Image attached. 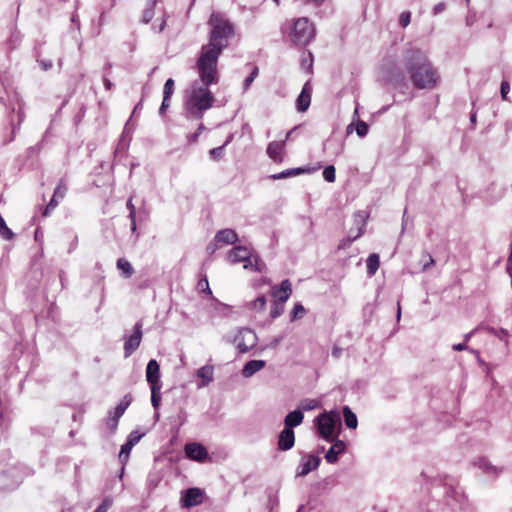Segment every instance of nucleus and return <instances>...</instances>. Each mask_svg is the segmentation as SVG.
Wrapping results in <instances>:
<instances>
[{"mask_svg": "<svg viewBox=\"0 0 512 512\" xmlns=\"http://www.w3.org/2000/svg\"><path fill=\"white\" fill-rule=\"evenodd\" d=\"M209 24L211 25L209 41L201 47L195 68L201 71L203 78L211 82L215 74V68L218 65V59L228 46L229 39L234 35V27L228 20L214 14L211 15Z\"/></svg>", "mask_w": 512, "mask_h": 512, "instance_id": "nucleus-1", "label": "nucleus"}, {"mask_svg": "<svg viewBox=\"0 0 512 512\" xmlns=\"http://www.w3.org/2000/svg\"><path fill=\"white\" fill-rule=\"evenodd\" d=\"M404 66L413 87L417 90H433L441 81L437 68L420 49H410L406 52Z\"/></svg>", "mask_w": 512, "mask_h": 512, "instance_id": "nucleus-2", "label": "nucleus"}, {"mask_svg": "<svg viewBox=\"0 0 512 512\" xmlns=\"http://www.w3.org/2000/svg\"><path fill=\"white\" fill-rule=\"evenodd\" d=\"M197 71L201 84L198 81H194L191 85L190 94L187 96L185 101V109L187 118L201 120L205 111L210 109L214 104L215 97L210 91L209 86L217 84L219 77L217 68H215V74L211 82H209L208 79L203 78V74L200 70Z\"/></svg>", "mask_w": 512, "mask_h": 512, "instance_id": "nucleus-3", "label": "nucleus"}, {"mask_svg": "<svg viewBox=\"0 0 512 512\" xmlns=\"http://www.w3.org/2000/svg\"><path fill=\"white\" fill-rule=\"evenodd\" d=\"M280 32L297 47L310 44L316 34L314 24L307 17L287 19L281 24Z\"/></svg>", "mask_w": 512, "mask_h": 512, "instance_id": "nucleus-4", "label": "nucleus"}, {"mask_svg": "<svg viewBox=\"0 0 512 512\" xmlns=\"http://www.w3.org/2000/svg\"><path fill=\"white\" fill-rule=\"evenodd\" d=\"M318 434L328 442L334 441L338 436L337 429L341 427V418L338 414L332 415L327 412L319 414L314 420Z\"/></svg>", "mask_w": 512, "mask_h": 512, "instance_id": "nucleus-5", "label": "nucleus"}, {"mask_svg": "<svg viewBox=\"0 0 512 512\" xmlns=\"http://www.w3.org/2000/svg\"><path fill=\"white\" fill-rule=\"evenodd\" d=\"M28 472L23 467H11L0 473V491H12L16 489Z\"/></svg>", "mask_w": 512, "mask_h": 512, "instance_id": "nucleus-6", "label": "nucleus"}, {"mask_svg": "<svg viewBox=\"0 0 512 512\" xmlns=\"http://www.w3.org/2000/svg\"><path fill=\"white\" fill-rule=\"evenodd\" d=\"M443 485L446 489V496L462 507L465 504L466 496L463 489L459 486L458 480L451 476H444Z\"/></svg>", "mask_w": 512, "mask_h": 512, "instance_id": "nucleus-7", "label": "nucleus"}, {"mask_svg": "<svg viewBox=\"0 0 512 512\" xmlns=\"http://www.w3.org/2000/svg\"><path fill=\"white\" fill-rule=\"evenodd\" d=\"M234 342L240 353H246L257 344V336L250 328H241L236 335Z\"/></svg>", "mask_w": 512, "mask_h": 512, "instance_id": "nucleus-8", "label": "nucleus"}, {"mask_svg": "<svg viewBox=\"0 0 512 512\" xmlns=\"http://www.w3.org/2000/svg\"><path fill=\"white\" fill-rule=\"evenodd\" d=\"M227 257L233 264L244 262V269H250V265H252L253 254L246 246L235 245L228 252Z\"/></svg>", "mask_w": 512, "mask_h": 512, "instance_id": "nucleus-9", "label": "nucleus"}, {"mask_svg": "<svg viewBox=\"0 0 512 512\" xmlns=\"http://www.w3.org/2000/svg\"><path fill=\"white\" fill-rule=\"evenodd\" d=\"M142 340V323L138 321L133 328V333L124 336V356L128 358L139 347Z\"/></svg>", "mask_w": 512, "mask_h": 512, "instance_id": "nucleus-10", "label": "nucleus"}, {"mask_svg": "<svg viewBox=\"0 0 512 512\" xmlns=\"http://www.w3.org/2000/svg\"><path fill=\"white\" fill-rule=\"evenodd\" d=\"M321 463L318 455L305 453L301 456L300 463L296 469V477H304L316 470Z\"/></svg>", "mask_w": 512, "mask_h": 512, "instance_id": "nucleus-11", "label": "nucleus"}, {"mask_svg": "<svg viewBox=\"0 0 512 512\" xmlns=\"http://www.w3.org/2000/svg\"><path fill=\"white\" fill-rule=\"evenodd\" d=\"M368 218V214L364 211H357L354 214V223L358 227V231L355 235H353L351 232L348 234V236L342 240L341 244L339 245V248H343L347 245H350L352 242H354L357 238H359L365 231L366 221Z\"/></svg>", "mask_w": 512, "mask_h": 512, "instance_id": "nucleus-12", "label": "nucleus"}, {"mask_svg": "<svg viewBox=\"0 0 512 512\" xmlns=\"http://www.w3.org/2000/svg\"><path fill=\"white\" fill-rule=\"evenodd\" d=\"M186 456L193 461L203 463L209 458L208 450L200 443H187L184 447Z\"/></svg>", "mask_w": 512, "mask_h": 512, "instance_id": "nucleus-13", "label": "nucleus"}, {"mask_svg": "<svg viewBox=\"0 0 512 512\" xmlns=\"http://www.w3.org/2000/svg\"><path fill=\"white\" fill-rule=\"evenodd\" d=\"M203 491L200 488L192 487L186 489L181 496L180 503L184 508H190L202 503Z\"/></svg>", "mask_w": 512, "mask_h": 512, "instance_id": "nucleus-14", "label": "nucleus"}, {"mask_svg": "<svg viewBox=\"0 0 512 512\" xmlns=\"http://www.w3.org/2000/svg\"><path fill=\"white\" fill-rule=\"evenodd\" d=\"M292 293V286L288 279L283 280L280 285H274L271 288V296L275 302L285 304Z\"/></svg>", "mask_w": 512, "mask_h": 512, "instance_id": "nucleus-15", "label": "nucleus"}, {"mask_svg": "<svg viewBox=\"0 0 512 512\" xmlns=\"http://www.w3.org/2000/svg\"><path fill=\"white\" fill-rule=\"evenodd\" d=\"M67 190L68 188L65 180L61 179L54 190L51 200L45 207V210L43 212L44 216H47L52 210H54L58 206L60 200H62L65 197Z\"/></svg>", "mask_w": 512, "mask_h": 512, "instance_id": "nucleus-16", "label": "nucleus"}, {"mask_svg": "<svg viewBox=\"0 0 512 512\" xmlns=\"http://www.w3.org/2000/svg\"><path fill=\"white\" fill-rule=\"evenodd\" d=\"M312 87L309 81H307L296 99V110L298 112H305L311 103Z\"/></svg>", "mask_w": 512, "mask_h": 512, "instance_id": "nucleus-17", "label": "nucleus"}, {"mask_svg": "<svg viewBox=\"0 0 512 512\" xmlns=\"http://www.w3.org/2000/svg\"><path fill=\"white\" fill-rule=\"evenodd\" d=\"M146 380L150 387L162 386L160 381V366L155 359H151L146 366Z\"/></svg>", "mask_w": 512, "mask_h": 512, "instance_id": "nucleus-18", "label": "nucleus"}, {"mask_svg": "<svg viewBox=\"0 0 512 512\" xmlns=\"http://www.w3.org/2000/svg\"><path fill=\"white\" fill-rule=\"evenodd\" d=\"M214 366L210 364H206L199 368L196 372V376L200 379V382L197 383V388L201 389L207 387L214 379Z\"/></svg>", "mask_w": 512, "mask_h": 512, "instance_id": "nucleus-19", "label": "nucleus"}, {"mask_svg": "<svg viewBox=\"0 0 512 512\" xmlns=\"http://www.w3.org/2000/svg\"><path fill=\"white\" fill-rule=\"evenodd\" d=\"M295 444V434L290 428H283L278 436V449L281 451L290 450Z\"/></svg>", "mask_w": 512, "mask_h": 512, "instance_id": "nucleus-20", "label": "nucleus"}, {"mask_svg": "<svg viewBox=\"0 0 512 512\" xmlns=\"http://www.w3.org/2000/svg\"><path fill=\"white\" fill-rule=\"evenodd\" d=\"M292 132H293V130L288 131L284 140L272 141V142H270L268 144L266 152H267V155L272 160H277L278 158H281L282 152H283L284 147H285V142H286L287 139H289V137L292 134Z\"/></svg>", "mask_w": 512, "mask_h": 512, "instance_id": "nucleus-21", "label": "nucleus"}, {"mask_svg": "<svg viewBox=\"0 0 512 512\" xmlns=\"http://www.w3.org/2000/svg\"><path fill=\"white\" fill-rule=\"evenodd\" d=\"M214 237L216 243H219L221 246L232 244L234 245L238 241L237 233L235 230L230 228L219 230Z\"/></svg>", "mask_w": 512, "mask_h": 512, "instance_id": "nucleus-22", "label": "nucleus"}, {"mask_svg": "<svg viewBox=\"0 0 512 512\" xmlns=\"http://www.w3.org/2000/svg\"><path fill=\"white\" fill-rule=\"evenodd\" d=\"M332 442V446L325 454V459L330 464L336 463L338 461L339 454L343 453L346 449V445L343 441L334 439Z\"/></svg>", "mask_w": 512, "mask_h": 512, "instance_id": "nucleus-23", "label": "nucleus"}, {"mask_svg": "<svg viewBox=\"0 0 512 512\" xmlns=\"http://www.w3.org/2000/svg\"><path fill=\"white\" fill-rule=\"evenodd\" d=\"M304 419V414L298 408L294 411L289 412L284 419V428H290L293 430L294 427L299 426Z\"/></svg>", "mask_w": 512, "mask_h": 512, "instance_id": "nucleus-24", "label": "nucleus"}, {"mask_svg": "<svg viewBox=\"0 0 512 512\" xmlns=\"http://www.w3.org/2000/svg\"><path fill=\"white\" fill-rule=\"evenodd\" d=\"M265 366L266 362L264 360H250L244 365L242 375L245 378H250Z\"/></svg>", "mask_w": 512, "mask_h": 512, "instance_id": "nucleus-25", "label": "nucleus"}, {"mask_svg": "<svg viewBox=\"0 0 512 512\" xmlns=\"http://www.w3.org/2000/svg\"><path fill=\"white\" fill-rule=\"evenodd\" d=\"M310 171H311L310 169L303 168V167L290 168V169H286L280 173L270 175L269 178L273 179V180L286 179V178L298 176L302 173L310 172Z\"/></svg>", "mask_w": 512, "mask_h": 512, "instance_id": "nucleus-26", "label": "nucleus"}, {"mask_svg": "<svg viewBox=\"0 0 512 512\" xmlns=\"http://www.w3.org/2000/svg\"><path fill=\"white\" fill-rule=\"evenodd\" d=\"M343 417L347 428L355 429L358 425V420L355 413L350 409L349 406L343 407Z\"/></svg>", "mask_w": 512, "mask_h": 512, "instance_id": "nucleus-27", "label": "nucleus"}, {"mask_svg": "<svg viewBox=\"0 0 512 512\" xmlns=\"http://www.w3.org/2000/svg\"><path fill=\"white\" fill-rule=\"evenodd\" d=\"M123 414L124 413H122L119 409L116 408H114L113 411H109V416L106 420V425L112 432H115V430L117 429L119 420L123 416Z\"/></svg>", "mask_w": 512, "mask_h": 512, "instance_id": "nucleus-28", "label": "nucleus"}, {"mask_svg": "<svg viewBox=\"0 0 512 512\" xmlns=\"http://www.w3.org/2000/svg\"><path fill=\"white\" fill-rule=\"evenodd\" d=\"M380 265L379 255L377 253H372L366 260L367 274L369 276L375 275Z\"/></svg>", "mask_w": 512, "mask_h": 512, "instance_id": "nucleus-29", "label": "nucleus"}, {"mask_svg": "<svg viewBox=\"0 0 512 512\" xmlns=\"http://www.w3.org/2000/svg\"><path fill=\"white\" fill-rule=\"evenodd\" d=\"M144 436L143 433H139L138 431H132L128 437L126 442L121 446L124 451H130L132 448L141 440V438Z\"/></svg>", "mask_w": 512, "mask_h": 512, "instance_id": "nucleus-30", "label": "nucleus"}, {"mask_svg": "<svg viewBox=\"0 0 512 512\" xmlns=\"http://www.w3.org/2000/svg\"><path fill=\"white\" fill-rule=\"evenodd\" d=\"M266 296L265 295H259L255 300L248 302L246 304V308L255 310L257 312H262L265 309L266 306Z\"/></svg>", "mask_w": 512, "mask_h": 512, "instance_id": "nucleus-31", "label": "nucleus"}, {"mask_svg": "<svg viewBox=\"0 0 512 512\" xmlns=\"http://www.w3.org/2000/svg\"><path fill=\"white\" fill-rule=\"evenodd\" d=\"M155 6H156V0H148L147 1L146 7L142 14V22L144 24H148L152 20V18L154 16Z\"/></svg>", "mask_w": 512, "mask_h": 512, "instance_id": "nucleus-32", "label": "nucleus"}, {"mask_svg": "<svg viewBox=\"0 0 512 512\" xmlns=\"http://www.w3.org/2000/svg\"><path fill=\"white\" fill-rule=\"evenodd\" d=\"M117 268L123 272L125 278H130L134 273L131 263L125 258H119L117 260Z\"/></svg>", "mask_w": 512, "mask_h": 512, "instance_id": "nucleus-33", "label": "nucleus"}, {"mask_svg": "<svg viewBox=\"0 0 512 512\" xmlns=\"http://www.w3.org/2000/svg\"><path fill=\"white\" fill-rule=\"evenodd\" d=\"M478 467L480 469H482L487 474L498 475L501 472L500 469H498L496 466L492 465L486 459H480L478 462Z\"/></svg>", "mask_w": 512, "mask_h": 512, "instance_id": "nucleus-34", "label": "nucleus"}, {"mask_svg": "<svg viewBox=\"0 0 512 512\" xmlns=\"http://www.w3.org/2000/svg\"><path fill=\"white\" fill-rule=\"evenodd\" d=\"M161 388H162V386L150 387V389H151V404L155 410H157L160 406Z\"/></svg>", "mask_w": 512, "mask_h": 512, "instance_id": "nucleus-35", "label": "nucleus"}, {"mask_svg": "<svg viewBox=\"0 0 512 512\" xmlns=\"http://www.w3.org/2000/svg\"><path fill=\"white\" fill-rule=\"evenodd\" d=\"M126 207L129 210V219L131 221V231L134 233L136 231V208L132 202V197L127 200Z\"/></svg>", "mask_w": 512, "mask_h": 512, "instance_id": "nucleus-36", "label": "nucleus"}, {"mask_svg": "<svg viewBox=\"0 0 512 512\" xmlns=\"http://www.w3.org/2000/svg\"><path fill=\"white\" fill-rule=\"evenodd\" d=\"M306 313V309L301 303H296L290 313V321L302 319Z\"/></svg>", "mask_w": 512, "mask_h": 512, "instance_id": "nucleus-37", "label": "nucleus"}, {"mask_svg": "<svg viewBox=\"0 0 512 512\" xmlns=\"http://www.w3.org/2000/svg\"><path fill=\"white\" fill-rule=\"evenodd\" d=\"M319 406V402L316 399H304L300 402L298 409L303 413L304 411L314 410Z\"/></svg>", "mask_w": 512, "mask_h": 512, "instance_id": "nucleus-38", "label": "nucleus"}, {"mask_svg": "<svg viewBox=\"0 0 512 512\" xmlns=\"http://www.w3.org/2000/svg\"><path fill=\"white\" fill-rule=\"evenodd\" d=\"M0 236L7 241L12 240L14 238V233L6 225V222L2 216H0Z\"/></svg>", "mask_w": 512, "mask_h": 512, "instance_id": "nucleus-39", "label": "nucleus"}, {"mask_svg": "<svg viewBox=\"0 0 512 512\" xmlns=\"http://www.w3.org/2000/svg\"><path fill=\"white\" fill-rule=\"evenodd\" d=\"M259 69L257 66H254L249 76L246 77L243 83V90L247 91L249 87L252 85L255 78L258 76Z\"/></svg>", "mask_w": 512, "mask_h": 512, "instance_id": "nucleus-40", "label": "nucleus"}, {"mask_svg": "<svg viewBox=\"0 0 512 512\" xmlns=\"http://www.w3.org/2000/svg\"><path fill=\"white\" fill-rule=\"evenodd\" d=\"M284 312V304L278 303L273 301L271 311H270V317L271 319H276L279 316H281Z\"/></svg>", "mask_w": 512, "mask_h": 512, "instance_id": "nucleus-41", "label": "nucleus"}, {"mask_svg": "<svg viewBox=\"0 0 512 512\" xmlns=\"http://www.w3.org/2000/svg\"><path fill=\"white\" fill-rule=\"evenodd\" d=\"M335 174H336V170H335V167L333 165H328L323 170V178L327 182H330V183L334 182L335 181Z\"/></svg>", "mask_w": 512, "mask_h": 512, "instance_id": "nucleus-42", "label": "nucleus"}, {"mask_svg": "<svg viewBox=\"0 0 512 512\" xmlns=\"http://www.w3.org/2000/svg\"><path fill=\"white\" fill-rule=\"evenodd\" d=\"M264 267H265V264L260 259L259 255H257V254L254 255L253 254L252 265H250V269L249 270H253V271H257V272H262Z\"/></svg>", "mask_w": 512, "mask_h": 512, "instance_id": "nucleus-43", "label": "nucleus"}, {"mask_svg": "<svg viewBox=\"0 0 512 512\" xmlns=\"http://www.w3.org/2000/svg\"><path fill=\"white\" fill-rule=\"evenodd\" d=\"M174 85H175V82L172 78H169L166 80V82L164 84V89H163V96H165V98L171 97V95L174 92Z\"/></svg>", "mask_w": 512, "mask_h": 512, "instance_id": "nucleus-44", "label": "nucleus"}, {"mask_svg": "<svg viewBox=\"0 0 512 512\" xmlns=\"http://www.w3.org/2000/svg\"><path fill=\"white\" fill-rule=\"evenodd\" d=\"M113 500L111 497H106L101 504L94 510V512H107L112 506Z\"/></svg>", "mask_w": 512, "mask_h": 512, "instance_id": "nucleus-45", "label": "nucleus"}, {"mask_svg": "<svg viewBox=\"0 0 512 512\" xmlns=\"http://www.w3.org/2000/svg\"><path fill=\"white\" fill-rule=\"evenodd\" d=\"M369 131V126L364 121H359L356 125V133L359 137H364Z\"/></svg>", "mask_w": 512, "mask_h": 512, "instance_id": "nucleus-46", "label": "nucleus"}, {"mask_svg": "<svg viewBox=\"0 0 512 512\" xmlns=\"http://www.w3.org/2000/svg\"><path fill=\"white\" fill-rule=\"evenodd\" d=\"M411 22V13L409 11L402 12L399 17V24L401 27H407Z\"/></svg>", "mask_w": 512, "mask_h": 512, "instance_id": "nucleus-47", "label": "nucleus"}, {"mask_svg": "<svg viewBox=\"0 0 512 512\" xmlns=\"http://www.w3.org/2000/svg\"><path fill=\"white\" fill-rule=\"evenodd\" d=\"M387 81L393 85H399L401 84L403 81H404V77L400 74L398 75H394L393 73H391L387 79Z\"/></svg>", "mask_w": 512, "mask_h": 512, "instance_id": "nucleus-48", "label": "nucleus"}, {"mask_svg": "<svg viewBox=\"0 0 512 512\" xmlns=\"http://www.w3.org/2000/svg\"><path fill=\"white\" fill-rule=\"evenodd\" d=\"M510 91V85L507 81H502L500 86V93L502 98L505 100L507 98V94Z\"/></svg>", "mask_w": 512, "mask_h": 512, "instance_id": "nucleus-49", "label": "nucleus"}, {"mask_svg": "<svg viewBox=\"0 0 512 512\" xmlns=\"http://www.w3.org/2000/svg\"><path fill=\"white\" fill-rule=\"evenodd\" d=\"M223 151H224V145L215 147L210 150V155L213 158H221L223 156Z\"/></svg>", "mask_w": 512, "mask_h": 512, "instance_id": "nucleus-50", "label": "nucleus"}, {"mask_svg": "<svg viewBox=\"0 0 512 512\" xmlns=\"http://www.w3.org/2000/svg\"><path fill=\"white\" fill-rule=\"evenodd\" d=\"M129 456H130V451H127L126 450V453L124 451V449H120V452H119V461L125 465L127 462H128V459H129Z\"/></svg>", "mask_w": 512, "mask_h": 512, "instance_id": "nucleus-51", "label": "nucleus"}, {"mask_svg": "<svg viewBox=\"0 0 512 512\" xmlns=\"http://www.w3.org/2000/svg\"><path fill=\"white\" fill-rule=\"evenodd\" d=\"M148 219V212L143 209L136 212V221L138 220L140 223L145 222Z\"/></svg>", "mask_w": 512, "mask_h": 512, "instance_id": "nucleus-52", "label": "nucleus"}, {"mask_svg": "<svg viewBox=\"0 0 512 512\" xmlns=\"http://www.w3.org/2000/svg\"><path fill=\"white\" fill-rule=\"evenodd\" d=\"M169 105H170V98H165V96H163V100H162L161 106L159 108V114L163 115L166 112Z\"/></svg>", "mask_w": 512, "mask_h": 512, "instance_id": "nucleus-53", "label": "nucleus"}, {"mask_svg": "<svg viewBox=\"0 0 512 512\" xmlns=\"http://www.w3.org/2000/svg\"><path fill=\"white\" fill-rule=\"evenodd\" d=\"M220 247H221V245L219 243H216L215 238H214L213 241L207 245V251H208V253L213 254Z\"/></svg>", "mask_w": 512, "mask_h": 512, "instance_id": "nucleus-54", "label": "nucleus"}, {"mask_svg": "<svg viewBox=\"0 0 512 512\" xmlns=\"http://www.w3.org/2000/svg\"><path fill=\"white\" fill-rule=\"evenodd\" d=\"M342 352H343V349H342L341 347H339V346H336V345H335V346L332 348L331 355H332L334 358L338 359V358H340V357H341Z\"/></svg>", "mask_w": 512, "mask_h": 512, "instance_id": "nucleus-55", "label": "nucleus"}, {"mask_svg": "<svg viewBox=\"0 0 512 512\" xmlns=\"http://www.w3.org/2000/svg\"><path fill=\"white\" fill-rule=\"evenodd\" d=\"M445 8H446V5L443 2H440L434 6L433 14L434 15L440 14L441 12H443L445 10Z\"/></svg>", "mask_w": 512, "mask_h": 512, "instance_id": "nucleus-56", "label": "nucleus"}, {"mask_svg": "<svg viewBox=\"0 0 512 512\" xmlns=\"http://www.w3.org/2000/svg\"><path fill=\"white\" fill-rule=\"evenodd\" d=\"M132 400H133L132 395L130 393H128V394L124 395V397L122 398L120 403L128 408L129 405L131 404Z\"/></svg>", "mask_w": 512, "mask_h": 512, "instance_id": "nucleus-57", "label": "nucleus"}, {"mask_svg": "<svg viewBox=\"0 0 512 512\" xmlns=\"http://www.w3.org/2000/svg\"><path fill=\"white\" fill-rule=\"evenodd\" d=\"M506 270L512 279V251H511L508 261H507Z\"/></svg>", "mask_w": 512, "mask_h": 512, "instance_id": "nucleus-58", "label": "nucleus"}, {"mask_svg": "<svg viewBox=\"0 0 512 512\" xmlns=\"http://www.w3.org/2000/svg\"><path fill=\"white\" fill-rule=\"evenodd\" d=\"M39 63L42 66V69L45 71L52 68V62L49 60H41V61H39Z\"/></svg>", "mask_w": 512, "mask_h": 512, "instance_id": "nucleus-59", "label": "nucleus"}, {"mask_svg": "<svg viewBox=\"0 0 512 512\" xmlns=\"http://www.w3.org/2000/svg\"><path fill=\"white\" fill-rule=\"evenodd\" d=\"M198 286H199L200 288H203V287L205 286V290H206L209 294H211V293H212V292H211V290H210V288H209L208 280H207L206 278H205V279H203V280H200V281H199V283H198Z\"/></svg>", "mask_w": 512, "mask_h": 512, "instance_id": "nucleus-60", "label": "nucleus"}, {"mask_svg": "<svg viewBox=\"0 0 512 512\" xmlns=\"http://www.w3.org/2000/svg\"><path fill=\"white\" fill-rule=\"evenodd\" d=\"M15 133H16V126L13 123H11L10 137H9V139L4 141V144H7V143L13 141V139L15 137Z\"/></svg>", "mask_w": 512, "mask_h": 512, "instance_id": "nucleus-61", "label": "nucleus"}, {"mask_svg": "<svg viewBox=\"0 0 512 512\" xmlns=\"http://www.w3.org/2000/svg\"><path fill=\"white\" fill-rule=\"evenodd\" d=\"M452 349L454 351H463V350H466L467 349V345L466 343H458V344H454L452 346Z\"/></svg>", "mask_w": 512, "mask_h": 512, "instance_id": "nucleus-62", "label": "nucleus"}, {"mask_svg": "<svg viewBox=\"0 0 512 512\" xmlns=\"http://www.w3.org/2000/svg\"><path fill=\"white\" fill-rule=\"evenodd\" d=\"M199 137V132L191 133L187 136V140L189 143L196 142Z\"/></svg>", "mask_w": 512, "mask_h": 512, "instance_id": "nucleus-63", "label": "nucleus"}, {"mask_svg": "<svg viewBox=\"0 0 512 512\" xmlns=\"http://www.w3.org/2000/svg\"><path fill=\"white\" fill-rule=\"evenodd\" d=\"M429 261L423 265V270L427 271L431 266L434 265L435 261L431 255H428Z\"/></svg>", "mask_w": 512, "mask_h": 512, "instance_id": "nucleus-64", "label": "nucleus"}]
</instances>
